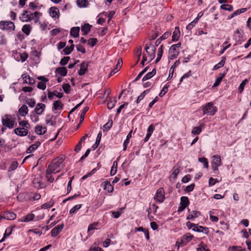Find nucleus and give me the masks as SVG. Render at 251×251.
Returning <instances> with one entry per match:
<instances>
[{"label":"nucleus","instance_id":"nucleus-19","mask_svg":"<svg viewBox=\"0 0 251 251\" xmlns=\"http://www.w3.org/2000/svg\"><path fill=\"white\" fill-rule=\"evenodd\" d=\"M28 109L27 106L23 104L19 109L18 110V112L19 115L21 116L25 117L26 116V115L28 113Z\"/></svg>","mask_w":251,"mask_h":251},{"label":"nucleus","instance_id":"nucleus-20","mask_svg":"<svg viewBox=\"0 0 251 251\" xmlns=\"http://www.w3.org/2000/svg\"><path fill=\"white\" fill-rule=\"evenodd\" d=\"M226 71L225 72L223 73H220L219 75V76L216 78L215 83L213 85V87H215L218 86L222 81L223 78L225 77L226 74Z\"/></svg>","mask_w":251,"mask_h":251},{"label":"nucleus","instance_id":"nucleus-40","mask_svg":"<svg viewBox=\"0 0 251 251\" xmlns=\"http://www.w3.org/2000/svg\"><path fill=\"white\" fill-rule=\"evenodd\" d=\"M123 61L121 59H119L116 67L115 69L112 70L113 74L116 73L121 69L122 66Z\"/></svg>","mask_w":251,"mask_h":251},{"label":"nucleus","instance_id":"nucleus-51","mask_svg":"<svg viewBox=\"0 0 251 251\" xmlns=\"http://www.w3.org/2000/svg\"><path fill=\"white\" fill-rule=\"evenodd\" d=\"M19 124L22 128H26L27 129L29 127V125L26 121H22L19 122Z\"/></svg>","mask_w":251,"mask_h":251},{"label":"nucleus","instance_id":"nucleus-56","mask_svg":"<svg viewBox=\"0 0 251 251\" xmlns=\"http://www.w3.org/2000/svg\"><path fill=\"white\" fill-rule=\"evenodd\" d=\"M192 75V73H191V71H189L187 73H186V74H185L180 78V82H182V81H183V79H184V78H188L189 77V76H190L191 75Z\"/></svg>","mask_w":251,"mask_h":251},{"label":"nucleus","instance_id":"nucleus-58","mask_svg":"<svg viewBox=\"0 0 251 251\" xmlns=\"http://www.w3.org/2000/svg\"><path fill=\"white\" fill-rule=\"evenodd\" d=\"M171 34V32L167 31V32H165L162 35V36L160 37V39L161 40H163L165 39H167L169 36H170Z\"/></svg>","mask_w":251,"mask_h":251},{"label":"nucleus","instance_id":"nucleus-30","mask_svg":"<svg viewBox=\"0 0 251 251\" xmlns=\"http://www.w3.org/2000/svg\"><path fill=\"white\" fill-rule=\"evenodd\" d=\"M91 25L89 24H85L81 27V31L83 35H86L90 30Z\"/></svg>","mask_w":251,"mask_h":251},{"label":"nucleus","instance_id":"nucleus-42","mask_svg":"<svg viewBox=\"0 0 251 251\" xmlns=\"http://www.w3.org/2000/svg\"><path fill=\"white\" fill-rule=\"evenodd\" d=\"M221 8L228 11H231L233 10V6L231 5L226 4H222Z\"/></svg>","mask_w":251,"mask_h":251},{"label":"nucleus","instance_id":"nucleus-52","mask_svg":"<svg viewBox=\"0 0 251 251\" xmlns=\"http://www.w3.org/2000/svg\"><path fill=\"white\" fill-rule=\"evenodd\" d=\"M63 89L65 93L68 94L71 90V86L68 83L64 84L62 86Z\"/></svg>","mask_w":251,"mask_h":251},{"label":"nucleus","instance_id":"nucleus-32","mask_svg":"<svg viewBox=\"0 0 251 251\" xmlns=\"http://www.w3.org/2000/svg\"><path fill=\"white\" fill-rule=\"evenodd\" d=\"M53 110H56L58 109H62L63 108V104L60 101L56 100L53 102Z\"/></svg>","mask_w":251,"mask_h":251},{"label":"nucleus","instance_id":"nucleus-55","mask_svg":"<svg viewBox=\"0 0 251 251\" xmlns=\"http://www.w3.org/2000/svg\"><path fill=\"white\" fill-rule=\"evenodd\" d=\"M18 162L17 161H13L10 165L9 170L12 171L15 170L18 167Z\"/></svg>","mask_w":251,"mask_h":251},{"label":"nucleus","instance_id":"nucleus-7","mask_svg":"<svg viewBox=\"0 0 251 251\" xmlns=\"http://www.w3.org/2000/svg\"><path fill=\"white\" fill-rule=\"evenodd\" d=\"M0 27L2 30H14L15 29V25L11 21H0Z\"/></svg>","mask_w":251,"mask_h":251},{"label":"nucleus","instance_id":"nucleus-43","mask_svg":"<svg viewBox=\"0 0 251 251\" xmlns=\"http://www.w3.org/2000/svg\"><path fill=\"white\" fill-rule=\"evenodd\" d=\"M88 4L87 0H77V4L78 6L81 7H86Z\"/></svg>","mask_w":251,"mask_h":251},{"label":"nucleus","instance_id":"nucleus-34","mask_svg":"<svg viewBox=\"0 0 251 251\" xmlns=\"http://www.w3.org/2000/svg\"><path fill=\"white\" fill-rule=\"evenodd\" d=\"M101 136H102V134L101 132H99L98 134V135H97V139H96V142L93 145L92 148H93L94 150H95L96 148H97L98 147V146H99L100 145V140H101Z\"/></svg>","mask_w":251,"mask_h":251},{"label":"nucleus","instance_id":"nucleus-23","mask_svg":"<svg viewBox=\"0 0 251 251\" xmlns=\"http://www.w3.org/2000/svg\"><path fill=\"white\" fill-rule=\"evenodd\" d=\"M193 237V235L189 233L184 234L182 237L181 244H185L186 243L189 242L192 239Z\"/></svg>","mask_w":251,"mask_h":251},{"label":"nucleus","instance_id":"nucleus-27","mask_svg":"<svg viewBox=\"0 0 251 251\" xmlns=\"http://www.w3.org/2000/svg\"><path fill=\"white\" fill-rule=\"evenodd\" d=\"M79 27H74L71 28L70 34L74 37H77L79 36Z\"/></svg>","mask_w":251,"mask_h":251},{"label":"nucleus","instance_id":"nucleus-21","mask_svg":"<svg viewBox=\"0 0 251 251\" xmlns=\"http://www.w3.org/2000/svg\"><path fill=\"white\" fill-rule=\"evenodd\" d=\"M22 76L25 83H28L29 85H31L35 83V80L32 77H31L29 75L24 74L22 75Z\"/></svg>","mask_w":251,"mask_h":251},{"label":"nucleus","instance_id":"nucleus-13","mask_svg":"<svg viewBox=\"0 0 251 251\" xmlns=\"http://www.w3.org/2000/svg\"><path fill=\"white\" fill-rule=\"evenodd\" d=\"M100 186L108 193L112 192L114 189L113 186L108 181H105L102 183L100 184Z\"/></svg>","mask_w":251,"mask_h":251},{"label":"nucleus","instance_id":"nucleus-6","mask_svg":"<svg viewBox=\"0 0 251 251\" xmlns=\"http://www.w3.org/2000/svg\"><path fill=\"white\" fill-rule=\"evenodd\" d=\"M222 165L221 156L219 155H215L212 156L211 161V167L214 171H218V167Z\"/></svg>","mask_w":251,"mask_h":251},{"label":"nucleus","instance_id":"nucleus-12","mask_svg":"<svg viewBox=\"0 0 251 251\" xmlns=\"http://www.w3.org/2000/svg\"><path fill=\"white\" fill-rule=\"evenodd\" d=\"M46 108L45 104L42 103H38L36 104L34 109V112L37 115H41Z\"/></svg>","mask_w":251,"mask_h":251},{"label":"nucleus","instance_id":"nucleus-28","mask_svg":"<svg viewBox=\"0 0 251 251\" xmlns=\"http://www.w3.org/2000/svg\"><path fill=\"white\" fill-rule=\"evenodd\" d=\"M156 71L155 69H153L151 72L147 74L142 78V80L146 81L154 76L156 74Z\"/></svg>","mask_w":251,"mask_h":251},{"label":"nucleus","instance_id":"nucleus-62","mask_svg":"<svg viewBox=\"0 0 251 251\" xmlns=\"http://www.w3.org/2000/svg\"><path fill=\"white\" fill-rule=\"evenodd\" d=\"M195 187L194 184H192L190 185H188L186 187V189H185V191L187 192H191L193 190Z\"/></svg>","mask_w":251,"mask_h":251},{"label":"nucleus","instance_id":"nucleus-17","mask_svg":"<svg viewBox=\"0 0 251 251\" xmlns=\"http://www.w3.org/2000/svg\"><path fill=\"white\" fill-rule=\"evenodd\" d=\"M192 229L194 231L203 232L206 234H207L209 232V230L207 227L198 226L197 225H196V226L194 228H193Z\"/></svg>","mask_w":251,"mask_h":251},{"label":"nucleus","instance_id":"nucleus-47","mask_svg":"<svg viewBox=\"0 0 251 251\" xmlns=\"http://www.w3.org/2000/svg\"><path fill=\"white\" fill-rule=\"evenodd\" d=\"M116 102H117V100L115 99H114L113 100H110L107 103V108L109 109H112L114 107Z\"/></svg>","mask_w":251,"mask_h":251},{"label":"nucleus","instance_id":"nucleus-53","mask_svg":"<svg viewBox=\"0 0 251 251\" xmlns=\"http://www.w3.org/2000/svg\"><path fill=\"white\" fill-rule=\"evenodd\" d=\"M70 57L66 56L64 57L63 58H62L60 61V64L62 66H64L66 64H67L68 61H69Z\"/></svg>","mask_w":251,"mask_h":251},{"label":"nucleus","instance_id":"nucleus-38","mask_svg":"<svg viewBox=\"0 0 251 251\" xmlns=\"http://www.w3.org/2000/svg\"><path fill=\"white\" fill-rule=\"evenodd\" d=\"M57 71L58 74L63 76L66 75L67 74V70L64 67L58 68V69H57Z\"/></svg>","mask_w":251,"mask_h":251},{"label":"nucleus","instance_id":"nucleus-8","mask_svg":"<svg viewBox=\"0 0 251 251\" xmlns=\"http://www.w3.org/2000/svg\"><path fill=\"white\" fill-rule=\"evenodd\" d=\"M165 199L164 191L162 188H159L154 197V200L159 203H161L164 201Z\"/></svg>","mask_w":251,"mask_h":251},{"label":"nucleus","instance_id":"nucleus-2","mask_svg":"<svg viewBox=\"0 0 251 251\" xmlns=\"http://www.w3.org/2000/svg\"><path fill=\"white\" fill-rule=\"evenodd\" d=\"M204 115H214L217 111V107L214 105L212 102H208L202 107Z\"/></svg>","mask_w":251,"mask_h":251},{"label":"nucleus","instance_id":"nucleus-54","mask_svg":"<svg viewBox=\"0 0 251 251\" xmlns=\"http://www.w3.org/2000/svg\"><path fill=\"white\" fill-rule=\"evenodd\" d=\"M97 41V38H90L88 41V44L91 47H93L96 45Z\"/></svg>","mask_w":251,"mask_h":251},{"label":"nucleus","instance_id":"nucleus-25","mask_svg":"<svg viewBox=\"0 0 251 251\" xmlns=\"http://www.w3.org/2000/svg\"><path fill=\"white\" fill-rule=\"evenodd\" d=\"M46 131V127H43L40 126H36L35 128V132L39 135H43L45 134Z\"/></svg>","mask_w":251,"mask_h":251},{"label":"nucleus","instance_id":"nucleus-14","mask_svg":"<svg viewBox=\"0 0 251 251\" xmlns=\"http://www.w3.org/2000/svg\"><path fill=\"white\" fill-rule=\"evenodd\" d=\"M14 133L20 136H26L28 133V129L26 128L17 127L14 129Z\"/></svg>","mask_w":251,"mask_h":251},{"label":"nucleus","instance_id":"nucleus-29","mask_svg":"<svg viewBox=\"0 0 251 251\" xmlns=\"http://www.w3.org/2000/svg\"><path fill=\"white\" fill-rule=\"evenodd\" d=\"M34 217H35L34 214H33L32 213H30V214H27L23 219H21L20 220V221L21 222H28L29 221H32Z\"/></svg>","mask_w":251,"mask_h":251},{"label":"nucleus","instance_id":"nucleus-44","mask_svg":"<svg viewBox=\"0 0 251 251\" xmlns=\"http://www.w3.org/2000/svg\"><path fill=\"white\" fill-rule=\"evenodd\" d=\"M98 225V223L96 222L89 226L88 228V233L89 234H91L92 233H90V232L93 230L97 229V226Z\"/></svg>","mask_w":251,"mask_h":251},{"label":"nucleus","instance_id":"nucleus-33","mask_svg":"<svg viewBox=\"0 0 251 251\" xmlns=\"http://www.w3.org/2000/svg\"><path fill=\"white\" fill-rule=\"evenodd\" d=\"M200 215V213L197 211H192L190 214L187 216V219L190 220L193 218L198 217Z\"/></svg>","mask_w":251,"mask_h":251},{"label":"nucleus","instance_id":"nucleus-1","mask_svg":"<svg viewBox=\"0 0 251 251\" xmlns=\"http://www.w3.org/2000/svg\"><path fill=\"white\" fill-rule=\"evenodd\" d=\"M63 160L64 159L63 157H57L53 159L49 165L46 170V173L51 174L53 173L59 172L63 167L62 163Z\"/></svg>","mask_w":251,"mask_h":251},{"label":"nucleus","instance_id":"nucleus-3","mask_svg":"<svg viewBox=\"0 0 251 251\" xmlns=\"http://www.w3.org/2000/svg\"><path fill=\"white\" fill-rule=\"evenodd\" d=\"M181 47V43H178L176 44L173 45L169 50V58L170 59H173L177 57L179 54V49Z\"/></svg>","mask_w":251,"mask_h":251},{"label":"nucleus","instance_id":"nucleus-10","mask_svg":"<svg viewBox=\"0 0 251 251\" xmlns=\"http://www.w3.org/2000/svg\"><path fill=\"white\" fill-rule=\"evenodd\" d=\"M37 79L41 80L37 84V88L44 90L46 88V82L48 81V79L42 76H38Z\"/></svg>","mask_w":251,"mask_h":251},{"label":"nucleus","instance_id":"nucleus-49","mask_svg":"<svg viewBox=\"0 0 251 251\" xmlns=\"http://www.w3.org/2000/svg\"><path fill=\"white\" fill-rule=\"evenodd\" d=\"M225 63V59L223 58L218 64L215 65L214 67V70H217L224 66Z\"/></svg>","mask_w":251,"mask_h":251},{"label":"nucleus","instance_id":"nucleus-35","mask_svg":"<svg viewBox=\"0 0 251 251\" xmlns=\"http://www.w3.org/2000/svg\"><path fill=\"white\" fill-rule=\"evenodd\" d=\"M118 162L114 161L110 171L111 176H114L117 171Z\"/></svg>","mask_w":251,"mask_h":251},{"label":"nucleus","instance_id":"nucleus-46","mask_svg":"<svg viewBox=\"0 0 251 251\" xmlns=\"http://www.w3.org/2000/svg\"><path fill=\"white\" fill-rule=\"evenodd\" d=\"M248 82H249L248 79H245L241 83V84H240L239 87V91L240 93H241L243 92L245 85L247 83H248Z\"/></svg>","mask_w":251,"mask_h":251},{"label":"nucleus","instance_id":"nucleus-61","mask_svg":"<svg viewBox=\"0 0 251 251\" xmlns=\"http://www.w3.org/2000/svg\"><path fill=\"white\" fill-rule=\"evenodd\" d=\"M212 213L211 211L209 212L210 220L213 222H217L218 221V218L217 216L212 215Z\"/></svg>","mask_w":251,"mask_h":251},{"label":"nucleus","instance_id":"nucleus-59","mask_svg":"<svg viewBox=\"0 0 251 251\" xmlns=\"http://www.w3.org/2000/svg\"><path fill=\"white\" fill-rule=\"evenodd\" d=\"M112 126V121H109L103 126V127L106 129L107 130H109Z\"/></svg>","mask_w":251,"mask_h":251},{"label":"nucleus","instance_id":"nucleus-37","mask_svg":"<svg viewBox=\"0 0 251 251\" xmlns=\"http://www.w3.org/2000/svg\"><path fill=\"white\" fill-rule=\"evenodd\" d=\"M74 45H71L70 47H66L63 50V52L65 55L70 54L74 49Z\"/></svg>","mask_w":251,"mask_h":251},{"label":"nucleus","instance_id":"nucleus-57","mask_svg":"<svg viewBox=\"0 0 251 251\" xmlns=\"http://www.w3.org/2000/svg\"><path fill=\"white\" fill-rule=\"evenodd\" d=\"M154 130V127L152 125H151L147 129V134L151 135L153 130Z\"/></svg>","mask_w":251,"mask_h":251},{"label":"nucleus","instance_id":"nucleus-45","mask_svg":"<svg viewBox=\"0 0 251 251\" xmlns=\"http://www.w3.org/2000/svg\"><path fill=\"white\" fill-rule=\"evenodd\" d=\"M169 87V85L167 84L165 85V86L162 88L161 92L159 94V96L160 97H163L166 93H167L168 90V88Z\"/></svg>","mask_w":251,"mask_h":251},{"label":"nucleus","instance_id":"nucleus-26","mask_svg":"<svg viewBox=\"0 0 251 251\" xmlns=\"http://www.w3.org/2000/svg\"><path fill=\"white\" fill-rule=\"evenodd\" d=\"M204 127V124H201L200 126L194 127L192 130V133L194 135H198L201 132L202 128Z\"/></svg>","mask_w":251,"mask_h":251},{"label":"nucleus","instance_id":"nucleus-48","mask_svg":"<svg viewBox=\"0 0 251 251\" xmlns=\"http://www.w3.org/2000/svg\"><path fill=\"white\" fill-rule=\"evenodd\" d=\"M199 161L202 163L203 165V167L205 168H208V163L207 159L205 157H201L199 158Z\"/></svg>","mask_w":251,"mask_h":251},{"label":"nucleus","instance_id":"nucleus-63","mask_svg":"<svg viewBox=\"0 0 251 251\" xmlns=\"http://www.w3.org/2000/svg\"><path fill=\"white\" fill-rule=\"evenodd\" d=\"M41 14L38 12V11H35V12L34 13H31L30 11H29V16L30 17H31V20H33L34 19V18L35 17H36L37 15H40Z\"/></svg>","mask_w":251,"mask_h":251},{"label":"nucleus","instance_id":"nucleus-50","mask_svg":"<svg viewBox=\"0 0 251 251\" xmlns=\"http://www.w3.org/2000/svg\"><path fill=\"white\" fill-rule=\"evenodd\" d=\"M89 108L88 107H85L83 110L82 111L80 117V122L81 123L83 121L84 116L87 112V111L88 110Z\"/></svg>","mask_w":251,"mask_h":251},{"label":"nucleus","instance_id":"nucleus-18","mask_svg":"<svg viewBox=\"0 0 251 251\" xmlns=\"http://www.w3.org/2000/svg\"><path fill=\"white\" fill-rule=\"evenodd\" d=\"M50 14L52 18H58L59 11V9L55 7H51L49 10Z\"/></svg>","mask_w":251,"mask_h":251},{"label":"nucleus","instance_id":"nucleus-22","mask_svg":"<svg viewBox=\"0 0 251 251\" xmlns=\"http://www.w3.org/2000/svg\"><path fill=\"white\" fill-rule=\"evenodd\" d=\"M88 64L85 62H83L80 67V70L78 72V75H83L85 74L86 71L87 70Z\"/></svg>","mask_w":251,"mask_h":251},{"label":"nucleus","instance_id":"nucleus-5","mask_svg":"<svg viewBox=\"0 0 251 251\" xmlns=\"http://www.w3.org/2000/svg\"><path fill=\"white\" fill-rule=\"evenodd\" d=\"M145 49L149 56V61H152L155 57V52L156 48L153 45L151 44H146Z\"/></svg>","mask_w":251,"mask_h":251},{"label":"nucleus","instance_id":"nucleus-11","mask_svg":"<svg viewBox=\"0 0 251 251\" xmlns=\"http://www.w3.org/2000/svg\"><path fill=\"white\" fill-rule=\"evenodd\" d=\"M45 121L47 125L54 126L56 123V117L52 115H47Z\"/></svg>","mask_w":251,"mask_h":251},{"label":"nucleus","instance_id":"nucleus-9","mask_svg":"<svg viewBox=\"0 0 251 251\" xmlns=\"http://www.w3.org/2000/svg\"><path fill=\"white\" fill-rule=\"evenodd\" d=\"M16 215L13 212L6 211L1 215L0 217V221L2 219H6L7 220H13L16 219Z\"/></svg>","mask_w":251,"mask_h":251},{"label":"nucleus","instance_id":"nucleus-39","mask_svg":"<svg viewBox=\"0 0 251 251\" xmlns=\"http://www.w3.org/2000/svg\"><path fill=\"white\" fill-rule=\"evenodd\" d=\"M82 206V204H77L74 206L72 209H70L69 213L70 214H74Z\"/></svg>","mask_w":251,"mask_h":251},{"label":"nucleus","instance_id":"nucleus-41","mask_svg":"<svg viewBox=\"0 0 251 251\" xmlns=\"http://www.w3.org/2000/svg\"><path fill=\"white\" fill-rule=\"evenodd\" d=\"M25 103L29 107H33L35 105L36 102L33 99H27L25 100Z\"/></svg>","mask_w":251,"mask_h":251},{"label":"nucleus","instance_id":"nucleus-15","mask_svg":"<svg viewBox=\"0 0 251 251\" xmlns=\"http://www.w3.org/2000/svg\"><path fill=\"white\" fill-rule=\"evenodd\" d=\"M64 227V225L61 224L59 225H58L57 226L54 227L51 230V235L52 237H55L57 235L58 233H59L63 229Z\"/></svg>","mask_w":251,"mask_h":251},{"label":"nucleus","instance_id":"nucleus-31","mask_svg":"<svg viewBox=\"0 0 251 251\" xmlns=\"http://www.w3.org/2000/svg\"><path fill=\"white\" fill-rule=\"evenodd\" d=\"M32 27L30 25H23L22 30L26 35H28L31 31Z\"/></svg>","mask_w":251,"mask_h":251},{"label":"nucleus","instance_id":"nucleus-16","mask_svg":"<svg viewBox=\"0 0 251 251\" xmlns=\"http://www.w3.org/2000/svg\"><path fill=\"white\" fill-rule=\"evenodd\" d=\"M31 17L29 16V11L27 10H25L21 15L20 17V19L23 22H27L31 21Z\"/></svg>","mask_w":251,"mask_h":251},{"label":"nucleus","instance_id":"nucleus-64","mask_svg":"<svg viewBox=\"0 0 251 251\" xmlns=\"http://www.w3.org/2000/svg\"><path fill=\"white\" fill-rule=\"evenodd\" d=\"M52 206V204H50V203L47 202V203H45L42 204L41 206V208H43V209H48V208L51 207Z\"/></svg>","mask_w":251,"mask_h":251},{"label":"nucleus","instance_id":"nucleus-36","mask_svg":"<svg viewBox=\"0 0 251 251\" xmlns=\"http://www.w3.org/2000/svg\"><path fill=\"white\" fill-rule=\"evenodd\" d=\"M189 201L187 197H182L180 199V205L186 207L189 204Z\"/></svg>","mask_w":251,"mask_h":251},{"label":"nucleus","instance_id":"nucleus-4","mask_svg":"<svg viewBox=\"0 0 251 251\" xmlns=\"http://www.w3.org/2000/svg\"><path fill=\"white\" fill-rule=\"evenodd\" d=\"M1 122L3 126L9 128H12L14 127L15 122L10 115H5L2 117Z\"/></svg>","mask_w":251,"mask_h":251},{"label":"nucleus","instance_id":"nucleus-24","mask_svg":"<svg viewBox=\"0 0 251 251\" xmlns=\"http://www.w3.org/2000/svg\"><path fill=\"white\" fill-rule=\"evenodd\" d=\"M180 32L178 27H176L175 31L172 36V40L173 41H177L178 40L180 36Z\"/></svg>","mask_w":251,"mask_h":251},{"label":"nucleus","instance_id":"nucleus-60","mask_svg":"<svg viewBox=\"0 0 251 251\" xmlns=\"http://www.w3.org/2000/svg\"><path fill=\"white\" fill-rule=\"evenodd\" d=\"M76 48L77 51L81 52L82 53H85V49L82 46L78 45L76 46Z\"/></svg>","mask_w":251,"mask_h":251}]
</instances>
